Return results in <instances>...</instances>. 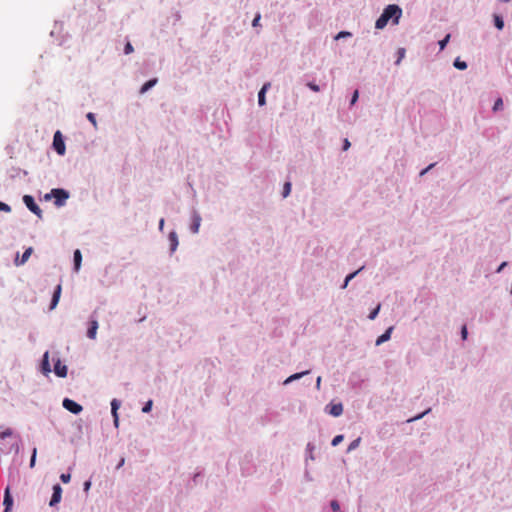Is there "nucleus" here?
<instances>
[{
	"label": "nucleus",
	"instance_id": "obj_43",
	"mask_svg": "<svg viewBox=\"0 0 512 512\" xmlns=\"http://www.w3.org/2000/svg\"><path fill=\"white\" fill-rule=\"evenodd\" d=\"M351 36H352L351 32L342 30V31L338 32V34L335 36V39L339 40V39L347 38V37H351Z\"/></svg>",
	"mask_w": 512,
	"mask_h": 512
},
{
	"label": "nucleus",
	"instance_id": "obj_11",
	"mask_svg": "<svg viewBox=\"0 0 512 512\" xmlns=\"http://www.w3.org/2000/svg\"><path fill=\"white\" fill-rule=\"evenodd\" d=\"M39 370L45 376H47L52 371L50 361H49V352L48 351L44 352V354L40 360Z\"/></svg>",
	"mask_w": 512,
	"mask_h": 512
},
{
	"label": "nucleus",
	"instance_id": "obj_64",
	"mask_svg": "<svg viewBox=\"0 0 512 512\" xmlns=\"http://www.w3.org/2000/svg\"><path fill=\"white\" fill-rule=\"evenodd\" d=\"M12 509L11 507H4L3 512H12Z\"/></svg>",
	"mask_w": 512,
	"mask_h": 512
},
{
	"label": "nucleus",
	"instance_id": "obj_29",
	"mask_svg": "<svg viewBox=\"0 0 512 512\" xmlns=\"http://www.w3.org/2000/svg\"><path fill=\"white\" fill-rule=\"evenodd\" d=\"M110 406H111V414H116V412H118V410L121 406V401L117 398H113L110 402Z\"/></svg>",
	"mask_w": 512,
	"mask_h": 512
},
{
	"label": "nucleus",
	"instance_id": "obj_18",
	"mask_svg": "<svg viewBox=\"0 0 512 512\" xmlns=\"http://www.w3.org/2000/svg\"><path fill=\"white\" fill-rule=\"evenodd\" d=\"M32 253H33L32 247L26 248L20 259H19V254L17 253V257L15 259V265L20 266V265L25 264Z\"/></svg>",
	"mask_w": 512,
	"mask_h": 512
},
{
	"label": "nucleus",
	"instance_id": "obj_22",
	"mask_svg": "<svg viewBox=\"0 0 512 512\" xmlns=\"http://www.w3.org/2000/svg\"><path fill=\"white\" fill-rule=\"evenodd\" d=\"M309 373H310V370H305V371L294 373V374L290 375L289 377H287L284 380L283 384L288 385L296 380L301 379L302 377H304L305 375H308Z\"/></svg>",
	"mask_w": 512,
	"mask_h": 512
},
{
	"label": "nucleus",
	"instance_id": "obj_45",
	"mask_svg": "<svg viewBox=\"0 0 512 512\" xmlns=\"http://www.w3.org/2000/svg\"><path fill=\"white\" fill-rule=\"evenodd\" d=\"M460 335H461V339L463 341H465L467 339V337H468V329H467L466 324L461 326Z\"/></svg>",
	"mask_w": 512,
	"mask_h": 512
},
{
	"label": "nucleus",
	"instance_id": "obj_33",
	"mask_svg": "<svg viewBox=\"0 0 512 512\" xmlns=\"http://www.w3.org/2000/svg\"><path fill=\"white\" fill-rule=\"evenodd\" d=\"M305 85L313 92L321 91L320 85H318L315 81H308Z\"/></svg>",
	"mask_w": 512,
	"mask_h": 512
},
{
	"label": "nucleus",
	"instance_id": "obj_3",
	"mask_svg": "<svg viewBox=\"0 0 512 512\" xmlns=\"http://www.w3.org/2000/svg\"><path fill=\"white\" fill-rule=\"evenodd\" d=\"M382 12L392 24H398L402 16V9L397 4L387 5Z\"/></svg>",
	"mask_w": 512,
	"mask_h": 512
},
{
	"label": "nucleus",
	"instance_id": "obj_9",
	"mask_svg": "<svg viewBox=\"0 0 512 512\" xmlns=\"http://www.w3.org/2000/svg\"><path fill=\"white\" fill-rule=\"evenodd\" d=\"M63 489L59 483H56L52 486V495L49 501L50 507H56L62 499Z\"/></svg>",
	"mask_w": 512,
	"mask_h": 512
},
{
	"label": "nucleus",
	"instance_id": "obj_50",
	"mask_svg": "<svg viewBox=\"0 0 512 512\" xmlns=\"http://www.w3.org/2000/svg\"><path fill=\"white\" fill-rule=\"evenodd\" d=\"M503 106V101L501 98H498L495 102H494V105H493V111H498L502 108Z\"/></svg>",
	"mask_w": 512,
	"mask_h": 512
},
{
	"label": "nucleus",
	"instance_id": "obj_57",
	"mask_svg": "<svg viewBox=\"0 0 512 512\" xmlns=\"http://www.w3.org/2000/svg\"><path fill=\"white\" fill-rule=\"evenodd\" d=\"M304 478L306 481H309V482L313 481V478L307 468L304 471Z\"/></svg>",
	"mask_w": 512,
	"mask_h": 512
},
{
	"label": "nucleus",
	"instance_id": "obj_38",
	"mask_svg": "<svg viewBox=\"0 0 512 512\" xmlns=\"http://www.w3.org/2000/svg\"><path fill=\"white\" fill-rule=\"evenodd\" d=\"M330 508H331V510L333 512H340L341 511L340 503L336 499H333V500L330 501Z\"/></svg>",
	"mask_w": 512,
	"mask_h": 512
},
{
	"label": "nucleus",
	"instance_id": "obj_4",
	"mask_svg": "<svg viewBox=\"0 0 512 512\" xmlns=\"http://www.w3.org/2000/svg\"><path fill=\"white\" fill-rule=\"evenodd\" d=\"M52 148L60 155L64 156L66 153L65 139L61 131L57 130L53 136Z\"/></svg>",
	"mask_w": 512,
	"mask_h": 512
},
{
	"label": "nucleus",
	"instance_id": "obj_48",
	"mask_svg": "<svg viewBox=\"0 0 512 512\" xmlns=\"http://www.w3.org/2000/svg\"><path fill=\"white\" fill-rule=\"evenodd\" d=\"M133 51H134V48H133L132 44L128 41L124 45L123 52H124L125 55H128V54H131Z\"/></svg>",
	"mask_w": 512,
	"mask_h": 512
},
{
	"label": "nucleus",
	"instance_id": "obj_15",
	"mask_svg": "<svg viewBox=\"0 0 512 512\" xmlns=\"http://www.w3.org/2000/svg\"><path fill=\"white\" fill-rule=\"evenodd\" d=\"M61 293H62V286H61V284H58L54 288V291H53V294H52V297L50 300V304H49V310H53L56 308V306L59 303Z\"/></svg>",
	"mask_w": 512,
	"mask_h": 512
},
{
	"label": "nucleus",
	"instance_id": "obj_30",
	"mask_svg": "<svg viewBox=\"0 0 512 512\" xmlns=\"http://www.w3.org/2000/svg\"><path fill=\"white\" fill-rule=\"evenodd\" d=\"M361 443V437H358L356 439H354L349 445H348V448L346 450V453H350L352 451H354L355 449H357L359 447Z\"/></svg>",
	"mask_w": 512,
	"mask_h": 512
},
{
	"label": "nucleus",
	"instance_id": "obj_49",
	"mask_svg": "<svg viewBox=\"0 0 512 512\" xmlns=\"http://www.w3.org/2000/svg\"><path fill=\"white\" fill-rule=\"evenodd\" d=\"M0 211L9 213L11 212V206L5 202L0 201Z\"/></svg>",
	"mask_w": 512,
	"mask_h": 512
},
{
	"label": "nucleus",
	"instance_id": "obj_28",
	"mask_svg": "<svg viewBox=\"0 0 512 512\" xmlns=\"http://www.w3.org/2000/svg\"><path fill=\"white\" fill-rule=\"evenodd\" d=\"M380 310H381V304L378 303L373 309L370 310V312L368 314V319H370V320L376 319Z\"/></svg>",
	"mask_w": 512,
	"mask_h": 512
},
{
	"label": "nucleus",
	"instance_id": "obj_25",
	"mask_svg": "<svg viewBox=\"0 0 512 512\" xmlns=\"http://www.w3.org/2000/svg\"><path fill=\"white\" fill-rule=\"evenodd\" d=\"M315 450V445L312 443V442H308L307 445H306V455H305V462L307 463V461L310 459V460H314L315 457H314V454H313V451Z\"/></svg>",
	"mask_w": 512,
	"mask_h": 512
},
{
	"label": "nucleus",
	"instance_id": "obj_6",
	"mask_svg": "<svg viewBox=\"0 0 512 512\" xmlns=\"http://www.w3.org/2000/svg\"><path fill=\"white\" fill-rule=\"evenodd\" d=\"M62 406L74 415H78L83 411V407L78 402L74 401L70 398H64L62 401Z\"/></svg>",
	"mask_w": 512,
	"mask_h": 512
},
{
	"label": "nucleus",
	"instance_id": "obj_47",
	"mask_svg": "<svg viewBox=\"0 0 512 512\" xmlns=\"http://www.w3.org/2000/svg\"><path fill=\"white\" fill-rule=\"evenodd\" d=\"M436 164H437L436 162L429 164L427 167H425L424 169H422L420 171L419 176L422 177V176L426 175L432 168L435 167Z\"/></svg>",
	"mask_w": 512,
	"mask_h": 512
},
{
	"label": "nucleus",
	"instance_id": "obj_12",
	"mask_svg": "<svg viewBox=\"0 0 512 512\" xmlns=\"http://www.w3.org/2000/svg\"><path fill=\"white\" fill-rule=\"evenodd\" d=\"M169 241V255L172 256L174 252L177 250L179 245L178 234L175 230H172L168 234Z\"/></svg>",
	"mask_w": 512,
	"mask_h": 512
},
{
	"label": "nucleus",
	"instance_id": "obj_53",
	"mask_svg": "<svg viewBox=\"0 0 512 512\" xmlns=\"http://www.w3.org/2000/svg\"><path fill=\"white\" fill-rule=\"evenodd\" d=\"M509 265L508 261H503L495 270L496 273H501Z\"/></svg>",
	"mask_w": 512,
	"mask_h": 512
},
{
	"label": "nucleus",
	"instance_id": "obj_61",
	"mask_svg": "<svg viewBox=\"0 0 512 512\" xmlns=\"http://www.w3.org/2000/svg\"><path fill=\"white\" fill-rule=\"evenodd\" d=\"M174 18H175V21H179L181 19V14L179 11H176L174 14H173Z\"/></svg>",
	"mask_w": 512,
	"mask_h": 512
},
{
	"label": "nucleus",
	"instance_id": "obj_60",
	"mask_svg": "<svg viewBox=\"0 0 512 512\" xmlns=\"http://www.w3.org/2000/svg\"><path fill=\"white\" fill-rule=\"evenodd\" d=\"M124 463H125V458H124V457H122V458L120 459V461L118 462V464H117V466H116V469H120V468L124 465Z\"/></svg>",
	"mask_w": 512,
	"mask_h": 512
},
{
	"label": "nucleus",
	"instance_id": "obj_39",
	"mask_svg": "<svg viewBox=\"0 0 512 512\" xmlns=\"http://www.w3.org/2000/svg\"><path fill=\"white\" fill-rule=\"evenodd\" d=\"M343 440H344V435H342V434H338V435L334 436V438L332 439V441H331V445H332L333 447H336V446H338V445H339Z\"/></svg>",
	"mask_w": 512,
	"mask_h": 512
},
{
	"label": "nucleus",
	"instance_id": "obj_21",
	"mask_svg": "<svg viewBox=\"0 0 512 512\" xmlns=\"http://www.w3.org/2000/svg\"><path fill=\"white\" fill-rule=\"evenodd\" d=\"M364 269L365 265H362L359 269L347 274L340 288L345 289L348 286L349 282L352 281Z\"/></svg>",
	"mask_w": 512,
	"mask_h": 512
},
{
	"label": "nucleus",
	"instance_id": "obj_35",
	"mask_svg": "<svg viewBox=\"0 0 512 512\" xmlns=\"http://www.w3.org/2000/svg\"><path fill=\"white\" fill-rule=\"evenodd\" d=\"M71 469H72V468H71V467H69L67 472L62 473V474L60 475V480H61V482H62V483L67 484V483H69V482H70V480H71V473H70V470H71Z\"/></svg>",
	"mask_w": 512,
	"mask_h": 512
},
{
	"label": "nucleus",
	"instance_id": "obj_20",
	"mask_svg": "<svg viewBox=\"0 0 512 512\" xmlns=\"http://www.w3.org/2000/svg\"><path fill=\"white\" fill-rule=\"evenodd\" d=\"M82 264V253L80 249H76L73 252V271L79 272Z\"/></svg>",
	"mask_w": 512,
	"mask_h": 512
},
{
	"label": "nucleus",
	"instance_id": "obj_26",
	"mask_svg": "<svg viewBox=\"0 0 512 512\" xmlns=\"http://www.w3.org/2000/svg\"><path fill=\"white\" fill-rule=\"evenodd\" d=\"M291 190H292V183L288 179L283 184V189L281 192L282 198H287L291 194Z\"/></svg>",
	"mask_w": 512,
	"mask_h": 512
},
{
	"label": "nucleus",
	"instance_id": "obj_24",
	"mask_svg": "<svg viewBox=\"0 0 512 512\" xmlns=\"http://www.w3.org/2000/svg\"><path fill=\"white\" fill-rule=\"evenodd\" d=\"M388 22L389 20L387 19L386 15H384L382 12L381 15L376 19L375 28L382 30L387 26Z\"/></svg>",
	"mask_w": 512,
	"mask_h": 512
},
{
	"label": "nucleus",
	"instance_id": "obj_14",
	"mask_svg": "<svg viewBox=\"0 0 512 512\" xmlns=\"http://www.w3.org/2000/svg\"><path fill=\"white\" fill-rule=\"evenodd\" d=\"M201 221H202L201 215L196 210H193L192 217H191V224H190V231L193 234H196L199 232Z\"/></svg>",
	"mask_w": 512,
	"mask_h": 512
},
{
	"label": "nucleus",
	"instance_id": "obj_5",
	"mask_svg": "<svg viewBox=\"0 0 512 512\" xmlns=\"http://www.w3.org/2000/svg\"><path fill=\"white\" fill-rule=\"evenodd\" d=\"M22 200L30 212L35 214L39 219H42L43 212H42L41 208L38 206V204L36 203V201L32 195L26 194L22 197Z\"/></svg>",
	"mask_w": 512,
	"mask_h": 512
},
{
	"label": "nucleus",
	"instance_id": "obj_27",
	"mask_svg": "<svg viewBox=\"0 0 512 512\" xmlns=\"http://www.w3.org/2000/svg\"><path fill=\"white\" fill-rule=\"evenodd\" d=\"M453 66L461 71H464L467 69L468 65L467 62L464 60H461L460 57H456L453 61Z\"/></svg>",
	"mask_w": 512,
	"mask_h": 512
},
{
	"label": "nucleus",
	"instance_id": "obj_41",
	"mask_svg": "<svg viewBox=\"0 0 512 512\" xmlns=\"http://www.w3.org/2000/svg\"><path fill=\"white\" fill-rule=\"evenodd\" d=\"M14 431L11 428H6L4 431L0 432V439H5L13 436Z\"/></svg>",
	"mask_w": 512,
	"mask_h": 512
},
{
	"label": "nucleus",
	"instance_id": "obj_1",
	"mask_svg": "<svg viewBox=\"0 0 512 512\" xmlns=\"http://www.w3.org/2000/svg\"><path fill=\"white\" fill-rule=\"evenodd\" d=\"M69 197H70V192L68 190H66L64 188H53L50 190V192L46 193L43 196L42 200H44L46 202L53 200L54 205L57 208H60L66 204Z\"/></svg>",
	"mask_w": 512,
	"mask_h": 512
},
{
	"label": "nucleus",
	"instance_id": "obj_32",
	"mask_svg": "<svg viewBox=\"0 0 512 512\" xmlns=\"http://www.w3.org/2000/svg\"><path fill=\"white\" fill-rule=\"evenodd\" d=\"M431 411V408H428L426 409L425 411L421 412V413H418L417 415H415L414 417L410 418L407 420L408 423H411V422H415V421H418L420 419H422L426 414H428L429 412Z\"/></svg>",
	"mask_w": 512,
	"mask_h": 512
},
{
	"label": "nucleus",
	"instance_id": "obj_8",
	"mask_svg": "<svg viewBox=\"0 0 512 512\" xmlns=\"http://www.w3.org/2000/svg\"><path fill=\"white\" fill-rule=\"evenodd\" d=\"M205 476V470L204 468L198 467L196 472L193 474V476L188 480L186 484L187 489H193L198 484L202 483Z\"/></svg>",
	"mask_w": 512,
	"mask_h": 512
},
{
	"label": "nucleus",
	"instance_id": "obj_51",
	"mask_svg": "<svg viewBox=\"0 0 512 512\" xmlns=\"http://www.w3.org/2000/svg\"><path fill=\"white\" fill-rule=\"evenodd\" d=\"M11 171L13 172L10 176L11 178H14L18 173L22 172L24 175H27V171L26 170H22L20 168H12Z\"/></svg>",
	"mask_w": 512,
	"mask_h": 512
},
{
	"label": "nucleus",
	"instance_id": "obj_44",
	"mask_svg": "<svg viewBox=\"0 0 512 512\" xmlns=\"http://www.w3.org/2000/svg\"><path fill=\"white\" fill-rule=\"evenodd\" d=\"M36 455H37V448L34 447L32 449V453H31V457H30V463H29V466L30 468H33L35 466V463H36Z\"/></svg>",
	"mask_w": 512,
	"mask_h": 512
},
{
	"label": "nucleus",
	"instance_id": "obj_52",
	"mask_svg": "<svg viewBox=\"0 0 512 512\" xmlns=\"http://www.w3.org/2000/svg\"><path fill=\"white\" fill-rule=\"evenodd\" d=\"M91 485H92V482H91V479H88L86 481H84L83 483V491L87 494L91 488Z\"/></svg>",
	"mask_w": 512,
	"mask_h": 512
},
{
	"label": "nucleus",
	"instance_id": "obj_42",
	"mask_svg": "<svg viewBox=\"0 0 512 512\" xmlns=\"http://www.w3.org/2000/svg\"><path fill=\"white\" fill-rule=\"evenodd\" d=\"M260 20H261V14L259 12H257L254 16V19L252 20V27H254V28L261 27Z\"/></svg>",
	"mask_w": 512,
	"mask_h": 512
},
{
	"label": "nucleus",
	"instance_id": "obj_56",
	"mask_svg": "<svg viewBox=\"0 0 512 512\" xmlns=\"http://www.w3.org/2000/svg\"><path fill=\"white\" fill-rule=\"evenodd\" d=\"M113 418V424L117 428L119 426V413L116 412V414H111Z\"/></svg>",
	"mask_w": 512,
	"mask_h": 512
},
{
	"label": "nucleus",
	"instance_id": "obj_37",
	"mask_svg": "<svg viewBox=\"0 0 512 512\" xmlns=\"http://www.w3.org/2000/svg\"><path fill=\"white\" fill-rule=\"evenodd\" d=\"M258 105L260 107H263L266 105V93L264 90L258 92Z\"/></svg>",
	"mask_w": 512,
	"mask_h": 512
},
{
	"label": "nucleus",
	"instance_id": "obj_58",
	"mask_svg": "<svg viewBox=\"0 0 512 512\" xmlns=\"http://www.w3.org/2000/svg\"><path fill=\"white\" fill-rule=\"evenodd\" d=\"M271 87V83L270 82H265L262 87L260 88L259 91H265V93H267V91L270 89Z\"/></svg>",
	"mask_w": 512,
	"mask_h": 512
},
{
	"label": "nucleus",
	"instance_id": "obj_2",
	"mask_svg": "<svg viewBox=\"0 0 512 512\" xmlns=\"http://www.w3.org/2000/svg\"><path fill=\"white\" fill-rule=\"evenodd\" d=\"M98 327V310L95 309L88 318L86 336L91 340L96 339Z\"/></svg>",
	"mask_w": 512,
	"mask_h": 512
},
{
	"label": "nucleus",
	"instance_id": "obj_31",
	"mask_svg": "<svg viewBox=\"0 0 512 512\" xmlns=\"http://www.w3.org/2000/svg\"><path fill=\"white\" fill-rule=\"evenodd\" d=\"M405 54H406L405 48H403V47L398 48L397 52H396L397 59L395 60L394 64L399 65L400 62L402 61V59L405 57Z\"/></svg>",
	"mask_w": 512,
	"mask_h": 512
},
{
	"label": "nucleus",
	"instance_id": "obj_17",
	"mask_svg": "<svg viewBox=\"0 0 512 512\" xmlns=\"http://www.w3.org/2000/svg\"><path fill=\"white\" fill-rule=\"evenodd\" d=\"M13 505H14V498L11 493L10 486H7L4 490L3 506L13 508Z\"/></svg>",
	"mask_w": 512,
	"mask_h": 512
},
{
	"label": "nucleus",
	"instance_id": "obj_54",
	"mask_svg": "<svg viewBox=\"0 0 512 512\" xmlns=\"http://www.w3.org/2000/svg\"><path fill=\"white\" fill-rule=\"evenodd\" d=\"M350 147H351L350 141L347 138H345L342 142V150L347 151Z\"/></svg>",
	"mask_w": 512,
	"mask_h": 512
},
{
	"label": "nucleus",
	"instance_id": "obj_7",
	"mask_svg": "<svg viewBox=\"0 0 512 512\" xmlns=\"http://www.w3.org/2000/svg\"><path fill=\"white\" fill-rule=\"evenodd\" d=\"M53 372L59 378H65L68 373V367L64 364L59 357H53Z\"/></svg>",
	"mask_w": 512,
	"mask_h": 512
},
{
	"label": "nucleus",
	"instance_id": "obj_46",
	"mask_svg": "<svg viewBox=\"0 0 512 512\" xmlns=\"http://www.w3.org/2000/svg\"><path fill=\"white\" fill-rule=\"evenodd\" d=\"M358 99H359V91H358V90H355V91L352 93V96H351V99H350V103H349V105H350V106L355 105V103L358 101Z\"/></svg>",
	"mask_w": 512,
	"mask_h": 512
},
{
	"label": "nucleus",
	"instance_id": "obj_23",
	"mask_svg": "<svg viewBox=\"0 0 512 512\" xmlns=\"http://www.w3.org/2000/svg\"><path fill=\"white\" fill-rule=\"evenodd\" d=\"M493 24L497 30H499V31L503 30V28L505 26L503 16L500 14L494 13L493 14Z\"/></svg>",
	"mask_w": 512,
	"mask_h": 512
},
{
	"label": "nucleus",
	"instance_id": "obj_40",
	"mask_svg": "<svg viewBox=\"0 0 512 512\" xmlns=\"http://www.w3.org/2000/svg\"><path fill=\"white\" fill-rule=\"evenodd\" d=\"M86 118L95 128L97 127L96 115L93 112H88Z\"/></svg>",
	"mask_w": 512,
	"mask_h": 512
},
{
	"label": "nucleus",
	"instance_id": "obj_10",
	"mask_svg": "<svg viewBox=\"0 0 512 512\" xmlns=\"http://www.w3.org/2000/svg\"><path fill=\"white\" fill-rule=\"evenodd\" d=\"M325 412L333 417H339L343 413V404L341 402L335 403L331 401L325 406Z\"/></svg>",
	"mask_w": 512,
	"mask_h": 512
},
{
	"label": "nucleus",
	"instance_id": "obj_63",
	"mask_svg": "<svg viewBox=\"0 0 512 512\" xmlns=\"http://www.w3.org/2000/svg\"><path fill=\"white\" fill-rule=\"evenodd\" d=\"M81 422H82V420L80 419V420H79V423H78V425H77V429H78V431H79L80 433H82V424H81Z\"/></svg>",
	"mask_w": 512,
	"mask_h": 512
},
{
	"label": "nucleus",
	"instance_id": "obj_34",
	"mask_svg": "<svg viewBox=\"0 0 512 512\" xmlns=\"http://www.w3.org/2000/svg\"><path fill=\"white\" fill-rule=\"evenodd\" d=\"M450 38H451V35H450V34H446V35L444 36V38H443V39H441V40L438 42V44H439V48H440V50H441V51H442V50H444V49L446 48L447 44H448V43H449V41H450Z\"/></svg>",
	"mask_w": 512,
	"mask_h": 512
},
{
	"label": "nucleus",
	"instance_id": "obj_36",
	"mask_svg": "<svg viewBox=\"0 0 512 512\" xmlns=\"http://www.w3.org/2000/svg\"><path fill=\"white\" fill-rule=\"evenodd\" d=\"M152 407H153V400H152V399H149L148 401H146V402L143 404L142 412H143V413H145V414H148V413H150V412H151Z\"/></svg>",
	"mask_w": 512,
	"mask_h": 512
},
{
	"label": "nucleus",
	"instance_id": "obj_16",
	"mask_svg": "<svg viewBox=\"0 0 512 512\" xmlns=\"http://www.w3.org/2000/svg\"><path fill=\"white\" fill-rule=\"evenodd\" d=\"M393 330H394V326L388 327L380 336L377 337V339L375 341V345L380 346L383 343L389 341L391 339Z\"/></svg>",
	"mask_w": 512,
	"mask_h": 512
},
{
	"label": "nucleus",
	"instance_id": "obj_13",
	"mask_svg": "<svg viewBox=\"0 0 512 512\" xmlns=\"http://www.w3.org/2000/svg\"><path fill=\"white\" fill-rule=\"evenodd\" d=\"M241 473L243 476H249L254 473L255 468L251 464V460L248 455H245L243 461L240 463Z\"/></svg>",
	"mask_w": 512,
	"mask_h": 512
},
{
	"label": "nucleus",
	"instance_id": "obj_62",
	"mask_svg": "<svg viewBox=\"0 0 512 512\" xmlns=\"http://www.w3.org/2000/svg\"><path fill=\"white\" fill-rule=\"evenodd\" d=\"M320 383H321V377L318 376L317 379H316V387L319 389L320 387Z\"/></svg>",
	"mask_w": 512,
	"mask_h": 512
},
{
	"label": "nucleus",
	"instance_id": "obj_19",
	"mask_svg": "<svg viewBox=\"0 0 512 512\" xmlns=\"http://www.w3.org/2000/svg\"><path fill=\"white\" fill-rule=\"evenodd\" d=\"M158 83V78L153 77L142 84L139 89V94H145L151 90Z\"/></svg>",
	"mask_w": 512,
	"mask_h": 512
},
{
	"label": "nucleus",
	"instance_id": "obj_59",
	"mask_svg": "<svg viewBox=\"0 0 512 512\" xmlns=\"http://www.w3.org/2000/svg\"><path fill=\"white\" fill-rule=\"evenodd\" d=\"M164 225H165V219H164V218H161V219L159 220V224H158V229H159V231H160V232H163V230H164Z\"/></svg>",
	"mask_w": 512,
	"mask_h": 512
},
{
	"label": "nucleus",
	"instance_id": "obj_55",
	"mask_svg": "<svg viewBox=\"0 0 512 512\" xmlns=\"http://www.w3.org/2000/svg\"><path fill=\"white\" fill-rule=\"evenodd\" d=\"M9 451H14L15 454H18L19 451H20V446L17 442L11 444L10 448H9Z\"/></svg>",
	"mask_w": 512,
	"mask_h": 512
}]
</instances>
